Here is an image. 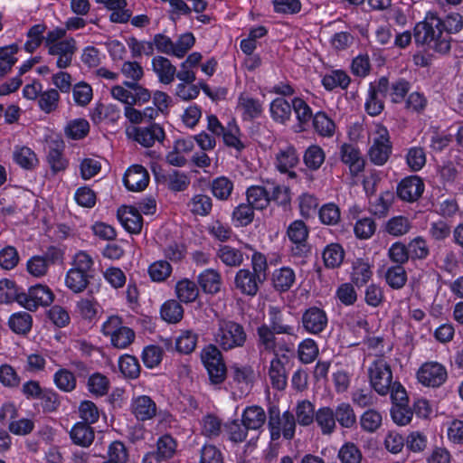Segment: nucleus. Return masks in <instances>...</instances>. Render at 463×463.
Returning a JSON list of instances; mask_svg holds the SVG:
<instances>
[{
	"label": "nucleus",
	"instance_id": "f257e3e1",
	"mask_svg": "<svg viewBox=\"0 0 463 463\" xmlns=\"http://www.w3.org/2000/svg\"><path fill=\"white\" fill-rule=\"evenodd\" d=\"M413 36L418 44L439 54H447L451 49L452 38L441 26V18L434 13H428L424 21L415 25Z\"/></svg>",
	"mask_w": 463,
	"mask_h": 463
},
{
	"label": "nucleus",
	"instance_id": "f03ea898",
	"mask_svg": "<svg viewBox=\"0 0 463 463\" xmlns=\"http://www.w3.org/2000/svg\"><path fill=\"white\" fill-rule=\"evenodd\" d=\"M252 270L241 269L234 278L235 288L243 295L254 297L267 279L268 263L260 252H254L251 257Z\"/></svg>",
	"mask_w": 463,
	"mask_h": 463
},
{
	"label": "nucleus",
	"instance_id": "7ed1b4c3",
	"mask_svg": "<svg viewBox=\"0 0 463 463\" xmlns=\"http://www.w3.org/2000/svg\"><path fill=\"white\" fill-rule=\"evenodd\" d=\"M214 333L215 343L224 351L242 347L247 340L244 327L234 321L219 319Z\"/></svg>",
	"mask_w": 463,
	"mask_h": 463
},
{
	"label": "nucleus",
	"instance_id": "20e7f679",
	"mask_svg": "<svg viewBox=\"0 0 463 463\" xmlns=\"http://www.w3.org/2000/svg\"><path fill=\"white\" fill-rule=\"evenodd\" d=\"M201 360L208 372L213 384L222 383L227 375V368L222 352L213 344L205 346L201 352Z\"/></svg>",
	"mask_w": 463,
	"mask_h": 463
},
{
	"label": "nucleus",
	"instance_id": "39448f33",
	"mask_svg": "<svg viewBox=\"0 0 463 463\" xmlns=\"http://www.w3.org/2000/svg\"><path fill=\"white\" fill-rule=\"evenodd\" d=\"M371 386L380 395L392 392V374L390 365L382 358L375 360L368 368Z\"/></svg>",
	"mask_w": 463,
	"mask_h": 463
},
{
	"label": "nucleus",
	"instance_id": "423d86ee",
	"mask_svg": "<svg viewBox=\"0 0 463 463\" xmlns=\"http://www.w3.org/2000/svg\"><path fill=\"white\" fill-rule=\"evenodd\" d=\"M20 299L22 307L27 310L34 311L40 306H50L54 300V294L46 285L36 284L30 287L27 292L22 290Z\"/></svg>",
	"mask_w": 463,
	"mask_h": 463
},
{
	"label": "nucleus",
	"instance_id": "0eeeda50",
	"mask_svg": "<svg viewBox=\"0 0 463 463\" xmlns=\"http://www.w3.org/2000/svg\"><path fill=\"white\" fill-rule=\"evenodd\" d=\"M389 90V80L386 77L371 82L368 89V97L364 103V109L368 115L376 117L384 109V102L380 96H385Z\"/></svg>",
	"mask_w": 463,
	"mask_h": 463
},
{
	"label": "nucleus",
	"instance_id": "6e6552de",
	"mask_svg": "<svg viewBox=\"0 0 463 463\" xmlns=\"http://www.w3.org/2000/svg\"><path fill=\"white\" fill-rule=\"evenodd\" d=\"M153 173L156 182L166 186L173 192H183L190 184V177L183 172L175 169L164 170L161 167L154 168Z\"/></svg>",
	"mask_w": 463,
	"mask_h": 463
},
{
	"label": "nucleus",
	"instance_id": "1a4fd4ad",
	"mask_svg": "<svg viewBox=\"0 0 463 463\" xmlns=\"http://www.w3.org/2000/svg\"><path fill=\"white\" fill-rule=\"evenodd\" d=\"M287 235L294 244L291 247V254L295 257H304L309 252L307 243L308 229L301 220L294 221L287 230Z\"/></svg>",
	"mask_w": 463,
	"mask_h": 463
},
{
	"label": "nucleus",
	"instance_id": "9d476101",
	"mask_svg": "<svg viewBox=\"0 0 463 463\" xmlns=\"http://www.w3.org/2000/svg\"><path fill=\"white\" fill-rule=\"evenodd\" d=\"M447 377L446 368L437 362L425 363L417 372L418 381L428 387H439Z\"/></svg>",
	"mask_w": 463,
	"mask_h": 463
},
{
	"label": "nucleus",
	"instance_id": "9b49d317",
	"mask_svg": "<svg viewBox=\"0 0 463 463\" xmlns=\"http://www.w3.org/2000/svg\"><path fill=\"white\" fill-rule=\"evenodd\" d=\"M301 321L304 329L307 333L317 335L325 330L328 320L323 309L311 307L303 313Z\"/></svg>",
	"mask_w": 463,
	"mask_h": 463
},
{
	"label": "nucleus",
	"instance_id": "f8f14e48",
	"mask_svg": "<svg viewBox=\"0 0 463 463\" xmlns=\"http://www.w3.org/2000/svg\"><path fill=\"white\" fill-rule=\"evenodd\" d=\"M76 50V42L73 38L61 40L48 47L49 54L58 56L56 64L60 69H65L71 65Z\"/></svg>",
	"mask_w": 463,
	"mask_h": 463
},
{
	"label": "nucleus",
	"instance_id": "ddd939ff",
	"mask_svg": "<svg viewBox=\"0 0 463 463\" xmlns=\"http://www.w3.org/2000/svg\"><path fill=\"white\" fill-rule=\"evenodd\" d=\"M117 216L122 226L129 233H140L143 227V217L136 207L122 205L118 208Z\"/></svg>",
	"mask_w": 463,
	"mask_h": 463
},
{
	"label": "nucleus",
	"instance_id": "4468645a",
	"mask_svg": "<svg viewBox=\"0 0 463 463\" xmlns=\"http://www.w3.org/2000/svg\"><path fill=\"white\" fill-rule=\"evenodd\" d=\"M392 420L400 426L405 425V388L399 382H394L391 392Z\"/></svg>",
	"mask_w": 463,
	"mask_h": 463
},
{
	"label": "nucleus",
	"instance_id": "2eb2a0df",
	"mask_svg": "<svg viewBox=\"0 0 463 463\" xmlns=\"http://www.w3.org/2000/svg\"><path fill=\"white\" fill-rule=\"evenodd\" d=\"M149 182V175L145 167L139 165L128 168L124 175L125 186L129 191L138 192L144 190Z\"/></svg>",
	"mask_w": 463,
	"mask_h": 463
},
{
	"label": "nucleus",
	"instance_id": "dca6fc26",
	"mask_svg": "<svg viewBox=\"0 0 463 463\" xmlns=\"http://www.w3.org/2000/svg\"><path fill=\"white\" fill-rule=\"evenodd\" d=\"M175 448V440L171 436L165 435L158 439L156 451L147 453L143 458V463H154L170 458L174 456Z\"/></svg>",
	"mask_w": 463,
	"mask_h": 463
},
{
	"label": "nucleus",
	"instance_id": "f3484780",
	"mask_svg": "<svg viewBox=\"0 0 463 463\" xmlns=\"http://www.w3.org/2000/svg\"><path fill=\"white\" fill-rule=\"evenodd\" d=\"M131 411L138 420H147L156 415V404L147 395L134 398L131 403Z\"/></svg>",
	"mask_w": 463,
	"mask_h": 463
},
{
	"label": "nucleus",
	"instance_id": "a211bd4d",
	"mask_svg": "<svg viewBox=\"0 0 463 463\" xmlns=\"http://www.w3.org/2000/svg\"><path fill=\"white\" fill-rule=\"evenodd\" d=\"M47 162L53 172L63 171L67 167V160L62 156L64 143L61 139H52L48 142Z\"/></svg>",
	"mask_w": 463,
	"mask_h": 463
},
{
	"label": "nucleus",
	"instance_id": "6ab92c4d",
	"mask_svg": "<svg viewBox=\"0 0 463 463\" xmlns=\"http://www.w3.org/2000/svg\"><path fill=\"white\" fill-rule=\"evenodd\" d=\"M340 156L344 164L348 165L352 175H355L364 168V160L360 151L351 144H344L340 148Z\"/></svg>",
	"mask_w": 463,
	"mask_h": 463
},
{
	"label": "nucleus",
	"instance_id": "aec40b11",
	"mask_svg": "<svg viewBox=\"0 0 463 463\" xmlns=\"http://www.w3.org/2000/svg\"><path fill=\"white\" fill-rule=\"evenodd\" d=\"M391 145L386 135H381L374 139L369 149L368 155L371 162L377 165H383L388 160L391 154Z\"/></svg>",
	"mask_w": 463,
	"mask_h": 463
},
{
	"label": "nucleus",
	"instance_id": "412c9836",
	"mask_svg": "<svg viewBox=\"0 0 463 463\" xmlns=\"http://www.w3.org/2000/svg\"><path fill=\"white\" fill-rule=\"evenodd\" d=\"M298 156L296 149L288 146L284 149L279 150L276 155V166L281 173H288V176L294 178L297 176L296 173L290 171L298 163Z\"/></svg>",
	"mask_w": 463,
	"mask_h": 463
},
{
	"label": "nucleus",
	"instance_id": "4be33fe9",
	"mask_svg": "<svg viewBox=\"0 0 463 463\" xmlns=\"http://www.w3.org/2000/svg\"><path fill=\"white\" fill-rule=\"evenodd\" d=\"M164 138V129L157 124H152L148 128H135V140L145 147H150L156 140L161 142Z\"/></svg>",
	"mask_w": 463,
	"mask_h": 463
},
{
	"label": "nucleus",
	"instance_id": "5701e85b",
	"mask_svg": "<svg viewBox=\"0 0 463 463\" xmlns=\"http://www.w3.org/2000/svg\"><path fill=\"white\" fill-rule=\"evenodd\" d=\"M267 420V415L262 407L251 405L246 407L241 415V422L250 430H259Z\"/></svg>",
	"mask_w": 463,
	"mask_h": 463
},
{
	"label": "nucleus",
	"instance_id": "b1692460",
	"mask_svg": "<svg viewBox=\"0 0 463 463\" xmlns=\"http://www.w3.org/2000/svg\"><path fill=\"white\" fill-rule=\"evenodd\" d=\"M152 68L161 83L170 84L174 81L176 68L167 58L163 56L154 57L152 59Z\"/></svg>",
	"mask_w": 463,
	"mask_h": 463
},
{
	"label": "nucleus",
	"instance_id": "393cba45",
	"mask_svg": "<svg viewBox=\"0 0 463 463\" xmlns=\"http://www.w3.org/2000/svg\"><path fill=\"white\" fill-rule=\"evenodd\" d=\"M70 436L75 444L86 448L93 442L95 433L90 424L78 422L72 427Z\"/></svg>",
	"mask_w": 463,
	"mask_h": 463
},
{
	"label": "nucleus",
	"instance_id": "a878e982",
	"mask_svg": "<svg viewBox=\"0 0 463 463\" xmlns=\"http://www.w3.org/2000/svg\"><path fill=\"white\" fill-rule=\"evenodd\" d=\"M269 376L270 379V383L274 389L282 391L286 388L288 379L286 369L283 363L277 354L276 357L273 358L270 362Z\"/></svg>",
	"mask_w": 463,
	"mask_h": 463
},
{
	"label": "nucleus",
	"instance_id": "bb28decb",
	"mask_svg": "<svg viewBox=\"0 0 463 463\" xmlns=\"http://www.w3.org/2000/svg\"><path fill=\"white\" fill-rule=\"evenodd\" d=\"M269 316L270 323L269 326L278 335L285 334L288 335H295L294 326L286 323V319L279 307H269Z\"/></svg>",
	"mask_w": 463,
	"mask_h": 463
},
{
	"label": "nucleus",
	"instance_id": "cd10ccee",
	"mask_svg": "<svg viewBox=\"0 0 463 463\" xmlns=\"http://www.w3.org/2000/svg\"><path fill=\"white\" fill-rule=\"evenodd\" d=\"M217 257L227 267H240L244 261V253L230 245H221Z\"/></svg>",
	"mask_w": 463,
	"mask_h": 463
},
{
	"label": "nucleus",
	"instance_id": "c85d7f7f",
	"mask_svg": "<svg viewBox=\"0 0 463 463\" xmlns=\"http://www.w3.org/2000/svg\"><path fill=\"white\" fill-rule=\"evenodd\" d=\"M246 195L247 202L255 210H263L267 208L270 202L269 192L262 186L256 185L249 187Z\"/></svg>",
	"mask_w": 463,
	"mask_h": 463
},
{
	"label": "nucleus",
	"instance_id": "c756f323",
	"mask_svg": "<svg viewBox=\"0 0 463 463\" xmlns=\"http://www.w3.org/2000/svg\"><path fill=\"white\" fill-rule=\"evenodd\" d=\"M315 420L320 427L322 433L326 435L331 434L336 426L335 411L330 407L318 409L316 412Z\"/></svg>",
	"mask_w": 463,
	"mask_h": 463
},
{
	"label": "nucleus",
	"instance_id": "7c9ffc66",
	"mask_svg": "<svg viewBox=\"0 0 463 463\" xmlns=\"http://www.w3.org/2000/svg\"><path fill=\"white\" fill-rule=\"evenodd\" d=\"M89 279V273L70 269L66 275L65 284L74 293H80L88 287L90 283Z\"/></svg>",
	"mask_w": 463,
	"mask_h": 463
},
{
	"label": "nucleus",
	"instance_id": "2f4dec72",
	"mask_svg": "<svg viewBox=\"0 0 463 463\" xmlns=\"http://www.w3.org/2000/svg\"><path fill=\"white\" fill-rule=\"evenodd\" d=\"M198 283L205 293H217L221 288V275L214 269H206L199 275Z\"/></svg>",
	"mask_w": 463,
	"mask_h": 463
},
{
	"label": "nucleus",
	"instance_id": "473e14b6",
	"mask_svg": "<svg viewBox=\"0 0 463 463\" xmlns=\"http://www.w3.org/2000/svg\"><path fill=\"white\" fill-rule=\"evenodd\" d=\"M335 420L343 428L351 429L356 424V415L351 404L342 402L335 408Z\"/></svg>",
	"mask_w": 463,
	"mask_h": 463
},
{
	"label": "nucleus",
	"instance_id": "72a5a7b5",
	"mask_svg": "<svg viewBox=\"0 0 463 463\" xmlns=\"http://www.w3.org/2000/svg\"><path fill=\"white\" fill-rule=\"evenodd\" d=\"M345 251L338 243L327 245L323 251V260L326 268L335 269L341 265L344 260Z\"/></svg>",
	"mask_w": 463,
	"mask_h": 463
},
{
	"label": "nucleus",
	"instance_id": "f704fd0d",
	"mask_svg": "<svg viewBox=\"0 0 463 463\" xmlns=\"http://www.w3.org/2000/svg\"><path fill=\"white\" fill-rule=\"evenodd\" d=\"M60 94L55 89L43 90L38 98V106L46 114L54 112L59 107Z\"/></svg>",
	"mask_w": 463,
	"mask_h": 463
},
{
	"label": "nucleus",
	"instance_id": "c9c22d12",
	"mask_svg": "<svg viewBox=\"0 0 463 463\" xmlns=\"http://www.w3.org/2000/svg\"><path fill=\"white\" fill-rule=\"evenodd\" d=\"M274 288L279 291L288 290L295 281V273L290 268H281L274 271L272 276Z\"/></svg>",
	"mask_w": 463,
	"mask_h": 463
},
{
	"label": "nucleus",
	"instance_id": "e433bc0d",
	"mask_svg": "<svg viewBox=\"0 0 463 463\" xmlns=\"http://www.w3.org/2000/svg\"><path fill=\"white\" fill-rule=\"evenodd\" d=\"M8 324L14 333L25 335L32 328L33 318L26 312H19L10 317Z\"/></svg>",
	"mask_w": 463,
	"mask_h": 463
},
{
	"label": "nucleus",
	"instance_id": "4c0bfd02",
	"mask_svg": "<svg viewBox=\"0 0 463 463\" xmlns=\"http://www.w3.org/2000/svg\"><path fill=\"white\" fill-rule=\"evenodd\" d=\"M177 298L180 301L190 303L196 299L198 297V288L194 281L187 279L180 280L175 286Z\"/></svg>",
	"mask_w": 463,
	"mask_h": 463
},
{
	"label": "nucleus",
	"instance_id": "58836bf2",
	"mask_svg": "<svg viewBox=\"0 0 463 463\" xmlns=\"http://www.w3.org/2000/svg\"><path fill=\"white\" fill-rule=\"evenodd\" d=\"M184 316V308L176 300H168L161 307L162 318L172 324L179 322Z\"/></svg>",
	"mask_w": 463,
	"mask_h": 463
},
{
	"label": "nucleus",
	"instance_id": "ea45409f",
	"mask_svg": "<svg viewBox=\"0 0 463 463\" xmlns=\"http://www.w3.org/2000/svg\"><path fill=\"white\" fill-rule=\"evenodd\" d=\"M292 109V105L283 98H277L270 104V113L273 119L280 123L289 119Z\"/></svg>",
	"mask_w": 463,
	"mask_h": 463
},
{
	"label": "nucleus",
	"instance_id": "a19ab883",
	"mask_svg": "<svg viewBox=\"0 0 463 463\" xmlns=\"http://www.w3.org/2000/svg\"><path fill=\"white\" fill-rule=\"evenodd\" d=\"M313 127L322 137H332L335 133V123L325 112H317L313 117Z\"/></svg>",
	"mask_w": 463,
	"mask_h": 463
},
{
	"label": "nucleus",
	"instance_id": "79ce46f5",
	"mask_svg": "<svg viewBox=\"0 0 463 463\" xmlns=\"http://www.w3.org/2000/svg\"><path fill=\"white\" fill-rule=\"evenodd\" d=\"M45 31L46 25L43 24H35L29 29L27 33L29 40L24 43V50L27 52H33L44 42L43 33Z\"/></svg>",
	"mask_w": 463,
	"mask_h": 463
},
{
	"label": "nucleus",
	"instance_id": "37998d69",
	"mask_svg": "<svg viewBox=\"0 0 463 463\" xmlns=\"http://www.w3.org/2000/svg\"><path fill=\"white\" fill-rule=\"evenodd\" d=\"M382 414L373 409L365 411L360 418L361 428L366 432H375L382 426Z\"/></svg>",
	"mask_w": 463,
	"mask_h": 463
},
{
	"label": "nucleus",
	"instance_id": "c03bdc74",
	"mask_svg": "<svg viewBox=\"0 0 463 463\" xmlns=\"http://www.w3.org/2000/svg\"><path fill=\"white\" fill-rule=\"evenodd\" d=\"M188 205L193 214L207 216L212 211L213 202L208 195L196 194L191 199Z\"/></svg>",
	"mask_w": 463,
	"mask_h": 463
},
{
	"label": "nucleus",
	"instance_id": "a18cd8bd",
	"mask_svg": "<svg viewBox=\"0 0 463 463\" xmlns=\"http://www.w3.org/2000/svg\"><path fill=\"white\" fill-rule=\"evenodd\" d=\"M283 415L277 406H271L268 411V427L271 440H278L281 436Z\"/></svg>",
	"mask_w": 463,
	"mask_h": 463
},
{
	"label": "nucleus",
	"instance_id": "49530a36",
	"mask_svg": "<svg viewBox=\"0 0 463 463\" xmlns=\"http://www.w3.org/2000/svg\"><path fill=\"white\" fill-rule=\"evenodd\" d=\"M20 290L15 283L9 279H4L0 281V302L9 303L16 301L19 305L21 304Z\"/></svg>",
	"mask_w": 463,
	"mask_h": 463
},
{
	"label": "nucleus",
	"instance_id": "de8ad7c7",
	"mask_svg": "<svg viewBox=\"0 0 463 463\" xmlns=\"http://www.w3.org/2000/svg\"><path fill=\"white\" fill-rule=\"evenodd\" d=\"M370 265L363 260H357L353 264L352 281L358 287L364 286L372 277Z\"/></svg>",
	"mask_w": 463,
	"mask_h": 463
},
{
	"label": "nucleus",
	"instance_id": "09e8293b",
	"mask_svg": "<svg viewBox=\"0 0 463 463\" xmlns=\"http://www.w3.org/2000/svg\"><path fill=\"white\" fill-rule=\"evenodd\" d=\"M211 190L217 199L227 200L233 190V184L227 177H217L213 180L211 184Z\"/></svg>",
	"mask_w": 463,
	"mask_h": 463
},
{
	"label": "nucleus",
	"instance_id": "8fccbe9b",
	"mask_svg": "<svg viewBox=\"0 0 463 463\" xmlns=\"http://www.w3.org/2000/svg\"><path fill=\"white\" fill-rule=\"evenodd\" d=\"M394 200V194L391 191H386L383 193L375 202H370V210L371 212L378 215L379 217H383L387 214L390 206L392 205Z\"/></svg>",
	"mask_w": 463,
	"mask_h": 463
},
{
	"label": "nucleus",
	"instance_id": "3c124183",
	"mask_svg": "<svg viewBox=\"0 0 463 463\" xmlns=\"http://www.w3.org/2000/svg\"><path fill=\"white\" fill-rule=\"evenodd\" d=\"M239 107L243 109L245 119L258 118L262 112V107L259 100L248 96L241 95L239 98Z\"/></svg>",
	"mask_w": 463,
	"mask_h": 463
},
{
	"label": "nucleus",
	"instance_id": "603ef678",
	"mask_svg": "<svg viewBox=\"0 0 463 463\" xmlns=\"http://www.w3.org/2000/svg\"><path fill=\"white\" fill-rule=\"evenodd\" d=\"M322 83L328 90H332L336 87L346 89L350 83V78L342 71H335L331 74L325 75Z\"/></svg>",
	"mask_w": 463,
	"mask_h": 463
},
{
	"label": "nucleus",
	"instance_id": "864d4df0",
	"mask_svg": "<svg viewBox=\"0 0 463 463\" xmlns=\"http://www.w3.org/2000/svg\"><path fill=\"white\" fill-rule=\"evenodd\" d=\"M197 339V335L193 331H184L176 338L175 348L181 354H191L196 347Z\"/></svg>",
	"mask_w": 463,
	"mask_h": 463
},
{
	"label": "nucleus",
	"instance_id": "5fc2aeb1",
	"mask_svg": "<svg viewBox=\"0 0 463 463\" xmlns=\"http://www.w3.org/2000/svg\"><path fill=\"white\" fill-rule=\"evenodd\" d=\"M120 372L128 378L135 379L140 373V365L135 356L122 355L118 362Z\"/></svg>",
	"mask_w": 463,
	"mask_h": 463
},
{
	"label": "nucleus",
	"instance_id": "6e6d98bb",
	"mask_svg": "<svg viewBox=\"0 0 463 463\" xmlns=\"http://www.w3.org/2000/svg\"><path fill=\"white\" fill-rule=\"evenodd\" d=\"M325 161V153L319 146H310L305 152L304 163L311 170H317Z\"/></svg>",
	"mask_w": 463,
	"mask_h": 463
},
{
	"label": "nucleus",
	"instance_id": "4d7b16f0",
	"mask_svg": "<svg viewBox=\"0 0 463 463\" xmlns=\"http://www.w3.org/2000/svg\"><path fill=\"white\" fill-rule=\"evenodd\" d=\"M73 99L78 106L85 107L92 99L93 91L90 84L80 81L73 86Z\"/></svg>",
	"mask_w": 463,
	"mask_h": 463
},
{
	"label": "nucleus",
	"instance_id": "13d9d810",
	"mask_svg": "<svg viewBox=\"0 0 463 463\" xmlns=\"http://www.w3.org/2000/svg\"><path fill=\"white\" fill-rule=\"evenodd\" d=\"M14 159L20 166L25 169H32L38 163V159L34 152L26 146L15 150L14 153Z\"/></svg>",
	"mask_w": 463,
	"mask_h": 463
},
{
	"label": "nucleus",
	"instance_id": "bf43d9fd",
	"mask_svg": "<svg viewBox=\"0 0 463 463\" xmlns=\"http://www.w3.org/2000/svg\"><path fill=\"white\" fill-rule=\"evenodd\" d=\"M338 458L342 463H361L362 452L354 443L346 442L339 449Z\"/></svg>",
	"mask_w": 463,
	"mask_h": 463
},
{
	"label": "nucleus",
	"instance_id": "052dcab7",
	"mask_svg": "<svg viewBox=\"0 0 463 463\" xmlns=\"http://www.w3.org/2000/svg\"><path fill=\"white\" fill-rule=\"evenodd\" d=\"M109 387V381L105 375L96 373L90 376L88 388L91 393L103 396L108 392Z\"/></svg>",
	"mask_w": 463,
	"mask_h": 463
},
{
	"label": "nucleus",
	"instance_id": "680f3d73",
	"mask_svg": "<svg viewBox=\"0 0 463 463\" xmlns=\"http://www.w3.org/2000/svg\"><path fill=\"white\" fill-rule=\"evenodd\" d=\"M90 130L89 122L86 119L79 118L71 121L65 128V134L72 139H81Z\"/></svg>",
	"mask_w": 463,
	"mask_h": 463
},
{
	"label": "nucleus",
	"instance_id": "e2e57ef3",
	"mask_svg": "<svg viewBox=\"0 0 463 463\" xmlns=\"http://www.w3.org/2000/svg\"><path fill=\"white\" fill-rule=\"evenodd\" d=\"M277 333L269 328V326L263 324L257 328L259 344L263 345L264 350L268 352H275L276 335Z\"/></svg>",
	"mask_w": 463,
	"mask_h": 463
},
{
	"label": "nucleus",
	"instance_id": "0e129e2a",
	"mask_svg": "<svg viewBox=\"0 0 463 463\" xmlns=\"http://www.w3.org/2000/svg\"><path fill=\"white\" fill-rule=\"evenodd\" d=\"M316 417L313 404L308 401L299 402L296 409V420L300 425L311 424Z\"/></svg>",
	"mask_w": 463,
	"mask_h": 463
},
{
	"label": "nucleus",
	"instance_id": "69168bd1",
	"mask_svg": "<svg viewBox=\"0 0 463 463\" xmlns=\"http://www.w3.org/2000/svg\"><path fill=\"white\" fill-rule=\"evenodd\" d=\"M54 382L57 387L64 392H71L76 387V377L67 369H60L56 372Z\"/></svg>",
	"mask_w": 463,
	"mask_h": 463
},
{
	"label": "nucleus",
	"instance_id": "338daca9",
	"mask_svg": "<svg viewBox=\"0 0 463 463\" xmlns=\"http://www.w3.org/2000/svg\"><path fill=\"white\" fill-rule=\"evenodd\" d=\"M423 180L418 175L407 176V203L416 202L424 192Z\"/></svg>",
	"mask_w": 463,
	"mask_h": 463
},
{
	"label": "nucleus",
	"instance_id": "774afa93",
	"mask_svg": "<svg viewBox=\"0 0 463 463\" xmlns=\"http://www.w3.org/2000/svg\"><path fill=\"white\" fill-rule=\"evenodd\" d=\"M254 208L248 203H241L238 205L233 213L232 219L238 222L240 226H247L254 218Z\"/></svg>",
	"mask_w": 463,
	"mask_h": 463
}]
</instances>
